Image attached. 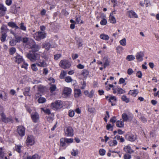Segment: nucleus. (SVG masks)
<instances>
[{
    "label": "nucleus",
    "instance_id": "23",
    "mask_svg": "<svg viewBox=\"0 0 159 159\" xmlns=\"http://www.w3.org/2000/svg\"><path fill=\"white\" fill-rule=\"evenodd\" d=\"M139 93V91L138 89L130 90L128 94H129L133 97H135Z\"/></svg>",
    "mask_w": 159,
    "mask_h": 159
},
{
    "label": "nucleus",
    "instance_id": "33",
    "mask_svg": "<svg viewBox=\"0 0 159 159\" xmlns=\"http://www.w3.org/2000/svg\"><path fill=\"white\" fill-rule=\"evenodd\" d=\"M1 30L2 34H7V33L9 30L7 28V26H3L1 27Z\"/></svg>",
    "mask_w": 159,
    "mask_h": 159
},
{
    "label": "nucleus",
    "instance_id": "20",
    "mask_svg": "<svg viewBox=\"0 0 159 159\" xmlns=\"http://www.w3.org/2000/svg\"><path fill=\"white\" fill-rule=\"evenodd\" d=\"M60 146L65 149L68 146V145L66 144V142L64 138H61L60 139Z\"/></svg>",
    "mask_w": 159,
    "mask_h": 159
},
{
    "label": "nucleus",
    "instance_id": "27",
    "mask_svg": "<svg viewBox=\"0 0 159 159\" xmlns=\"http://www.w3.org/2000/svg\"><path fill=\"white\" fill-rule=\"evenodd\" d=\"M124 122L123 120H117L116 122V125L118 127L123 128L124 126Z\"/></svg>",
    "mask_w": 159,
    "mask_h": 159
},
{
    "label": "nucleus",
    "instance_id": "18",
    "mask_svg": "<svg viewBox=\"0 0 159 159\" xmlns=\"http://www.w3.org/2000/svg\"><path fill=\"white\" fill-rule=\"evenodd\" d=\"M94 93V90L92 89L90 91V93L87 90H85L84 92V93L86 96L90 98H91L93 96Z\"/></svg>",
    "mask_w": 159,
    "mask_h": 159
},
{
    "label": "nucleus",
    "instance_id": "42",
    "mask_svg": "<svg viewBox=\"0 0 159 159\" xmlns=\"http://www.w3.org/2000/svg\"><path fill=\"white\" fill-rule=\"evenodd\" d=\"M15 40L17 43H19L22 41V38L21 36L16 35L15 37Z\"/></svg>",
    "mask_w": 159,
    "mask_h": 159
},
{
    "label": "nucleus",
    "instance_id": "38",
    "mask_svg": "<svg viewBox=\"0 0 159 159\" xmlns=\"http://www.w3.org/2000/svg\"><path fill=\"white\" fill-rule=\"evenodd\" d=\"M75 20L78 24H83L84 22L83 21H81V16L80 15H77L75 16Z\"/></svg>",
    "mask_w": 159,
    "mask_h": 159
},
{
    "label": "nucleus",
    "instance_id": "55",
    "mask_svg": "<svg viewBox=\"0 0 159 159\" xmlns=\"http://www.w3.org/2000/svg\"><path fill=\"white\" fill-rule=\"evenodd\" d=\"M65 81L67 83H70L72 81L71 78L69 76H68L65 78Z\"/></svg>",
    "mask_w": 159,
    "mask_h": 159
},
{
    "label": "nucleus",
    "instance_id": "41",
    "mask_svg": "<svg viewBox=\"0 0 159 159\" xmlns=\"http://www.w3.org/2000/svg\"><path fill=\"white\" fill-rule=\"evenodd\" d=\"M4 148L2 147L0 148V158L3 159L4 156V152L3 151Z\"/></svg>",
    "mask_w": 159,
    "mask_h": 159
},
{
    "label": "nucleus",
    "instance_id": "36",
    "mask_svg": "<svg viewBox=\"0 0 159 159\" xmlns=\"http://www.w3.org/2000/svg\"><path fill=\"white\" fill-rule=\"evenodd\" d=\"M114 139H116L118 140H120V142L121 143H123L124 142L125 139L122 136L120 137L119 135H117L114 137Z\"/></svg>",
    "mask_w": 159,
    "mask_h": 159
},
{
    "label": "nucleus",
    "instance_id": "30",
    "mask_svg": "<svg viewBox=\"0 0 159 159\" xmlns=\"http://www.w3.org/2000/svg\"><path fill=\"white\" fill-rule=\"evenodd\" d=\"M109 145L111 147H115L117 145L118 142L117 141L114 139L113 140H110L108 143Z\"/></svg>",
    "mask_w": 159,
    "mask_h": 159
},
{
    "label": "nucleus",
    "instance_id": "50",
    "mask_svg": "<svg viewBox=\"0 0 159 159\" xmlns=\"http://www.w3.org/2000/svg\"><path fill=\"white\" fill-rule=\"evenodd\" d=\"M16 49L15 48L12 47L9 50L10 54L12 55L14 54L16 52Z\"/></svg>",
    "mask_w": 159,
    "mask_h": 159
},
{
    "label": "nucleus",
    "instance_id": "48",
    "mask_svg": "<svg viewBox=\"0 0 159 159\" xmlns=\"http://www.w3.org/2000/svg\"><path fill=\"white\" fill-rule=\"evenodd\" d=\"M66 71L65 70L62 71L60 74V78L61 79L64 78V77L66 75Z\"/></svg>",
    "mask_w": 159,
    "mask_h": 159
},
{
    "label": "nucleus",
    "instance_id": "9",
    "mask_svg": "<svg viewBox=\"0 0 159 159\" xmlns=\"http://www.w3.org/2000/svg\"><path fill=\"white\" fill-rule=\"evenodd\" d=\"M125 139L128 140L133 142L137 139V136L130 133L128 132L126 134L125 136Z\"/></svg>",
    "mask_w": 159,
    "mask_h": 159
},
{
    "label": "nucleus",
    "instance_id": "6",
    "mask_svg": "<svg viewBox=\"0 0 159 159\" xmlns=\"http://www.w3.org/2000/svg\"><path fill=\"white\" fill-rule=\"evenodd\" d=\"M61 102L60 100L56 101L51 104V107L54 109H58L62 107L63 105Z\"/></svg>",
    "mask_w": 159,
    "mask_h": 159
},
{
    "label": "nucleus",
    "instance_id": "17",
    "mask_svg": "<svg viewBox=\"0 0 159 159\" xmlns=\"http://www.w3.org/2000/svg\"><path fill=\"white\" fill-rule=\"evenodd\" d=\"M31 117L33 122L35 123H37L39 119V115L37 112L32 114Z\"/></svg>",
    "mask_w": 159,
    "mask_h": 159
},
{
    "label": "nucleus",
    "instance_id": "15",
    "mask_svg": "<svg viewBox=\"0 0 159 159\" xmlns=\"http://www.w3.org/2000/svg\"><path fill=\"white\" fill-rule=\"evenodd\" d=\"M23 94L25 96H31V94L30 92V87H27L24 88L23 90Z\"/></svg>",
    "mask_w": 159,
    "mask_h": 159
},
{
    "label": "nucleus",
    "instance_id": "35",
    "mask_svg": "<svg viewBox=\"0 0 159 159\" xmlns=\"http://www.w3.org/2000/svg\"><path fill=\"white\" fill-rule=\"evenodd\" d=\"M22 146L20 145H16L15 147V150L18 153H20L21 152V149Z\"/></svg>",
    "mask_w": 159,
    "mask_h": 159
},
{
    "label": "nucleus",
    "instance_id": "54",
    "mask_svg": "<svg viewBox=\"0 0 159 159\" xmlns=\"http://www.w3.org/2000/svg\"><path fill=\"white\" fill-rule=\"evenodd\" d=\"M107 23V20L105 18H103L100 22V24L102 25H106Z\"/></svg>",
    "mask_w": 159,
    "mask_h": 159
},
{
    "label": "nucleus",
    "instance_id": "10",
    "mask_svg": "<svg viewBox=\"0 0 159 159\" xmlns=\"http://www.w3.org/2000/svg\"><path fill=\"white\" fill-rule=\"evenodd\" d=\"M17 132L20 136L23 137L25 135V128L22 125L19 126L17 129Z\"/></svg>",
    "mask_w": 159,
    "mask_h": 159
},
{
    "label": "nucleus",
    "instance_id": "24",
    "mask_svg": "<svg viewBox=\"0 0 159 159\" xmlns=\"http://www.w3.org/2000/svg\"><path fill=\"white\" fill-rule=\"evenodd\" d=\"M103 66L104 69H105L106 67L110 65V61L107 57H105L103 59Z\"/></svg>",
    "mask_w": 159,
    "mask_h": 159
},
{
    "label": "nucleus",
    "instance_id": "49",
    "mask_svg": "<svg viewBox=\"0 0 159 159\" xmlns=\"http://www.w3.org/2000/svg\"><path fill=\"white\" fill-rule=\"evenodd\" d=\"M78 153V151L77 149L75 150L74 149H73L72 151L71 152V154L73 156H75Z\"/></svg>",
    "mask_w": 159,
    "mask_h": 159
},
{
    "label": "nucleus",
    "instance_id": "60",
    "mask_svg": "<svg viewBox=\"0 0 159 159\" xmlns=\"http://www.w3.org/2000/svg\"><path fill=\"white\" fill-rule=\"evenodd\" d=\"M32 42H34L33 41H30L28 42L26 44V46L27 48H31V45H33L32 44Z\"/></svg>",
    "mask_w": 159,
    "mask_h": 159
},
{
    "label": "nucleus",
    "instance_id": "25",
    "mask_svg": "<svg viewBox=\"0 0 159 159\" xmlns=\"http://www.w3.org/2000/svg\"><path fill=\"white\" fill-rule=\"evenodd\" d=\"M74 96L75 98H78L81 96L82 93L81 90L79 89H75L74 90Z\"/></svg>",
    "mask_w": 159,
    "mask_h": 159
},
{
    "label": "nucleus",
    "instance_id": "59",
    "mask_svg": "<svg viewBox=\"0 0 159 159\" xmlns=\"http://www.w3.org/2000/svg\"><path fill=\"white\" fill-rule=\"evenodd\" d=\"M64 138L66 142V143H67V144L72 143L73 142V139H72V138L68 139V138Z\"/></svg>",
    "mask_w": 159,
    "mask_h": 159
},
{
    "label": "nucleus",
    "instance_id": "22",
    "mask_svg": "<svg viewBox=\"0 0 159 159\" xmlns=\"http://www.w3.org/2000/svg\"><path fill=\"white\" fill-rule=\"evenodd\" d=\"M7 10V8L4 7V5L1 4H0V15L1 16H3L5 15V11Z\"/></svg>",
    "mask_w": 159,
    "mask_h": 159
},
{
    "label": "nucleus",
    "instance_id": "58",
    "mask_svg": "<svg viewBox=\"0 0 159 159\" xmlns=\"http://www.w3.org/2000/svg\"><path fill=\"white\" fill-rule=\"evenodd\" d=\"M7 35L4 34H2L1 37V40L2 42H4L6 39V38Z\"/></svg>",
    "mask_w": 159,
    "mask_h": 159
},
{
    "label": "nucleus",
    "instance_id": "37",
    "mask_svg": "<svg viewBox=\"0 0 159 159\" xmlns=\"http://www.w3.org/2000/svg\"><path fill=\"white\" fill-rule=\"evenodd\" d=\"M109 21L112 24H115L116 22V20L115 17L111 15L109 17Z\"/></svg>",
    "mask_w": 159,
    "mask_h": 159
},
{
    "label": "nucleus",
    "instance_id": "47",
    "mask_svg": "<svg viewBox=\"0 0 159 159\" xmlns=\"http://www.w3.org/2000/svg\"><path fill=\"white\" fill-rule=\"evenodd\" d=\"M119 43L121 45L124 46H125L126 45V39L125 38L122 39L120 41Z\"/></svg>",
    "mask_w": 159,
    "mask_h": 159
},
{
    "label": "nucleus",
    "instance_id": "45",
    "mask_svg": "<svg viewBox=\"0 0 159 159\" xmlns=\"http://www.w3.org/2000/svg\"><path fill=\"white\" fill-rule=\"evenodd\" d=\"M123 50V48L121 46H117L116 48L117 53L120 54L122 52Z\"/></svg>",
    "mask_w": 159,
    "mask_h": 159
},
{
    "label": "nucleus",
    "instance_id": "31",
    "mask_svg": "<svg viewBox=\"0 0 159 159\" xmlns=\"http://www.w3.org/2000/svg\"><path fill=\"white\" fill-rule=\"evenodd\" d=\"M124 150L126 153L131 154L133 152V151L131 149V147L129 146H127L124 148Z\"/></svg>",
    "mask_w": 159,
    "mask_h": 159
},
{
    "label": "nucleus",
    "instance_id": "16",
    "mask_svg": "<svg viewBox=\"0 0 159 159\" xmlns=\"http://www.w3.org/2000/svg\"><path fill=\"white\" fill-rule=\"evenodd\" d=\"M144 53L142 52H137L135 55L136 59L139 61H142L143 60V57H144Z\"/></svg>",
    "mask_w": 159,
    "mask_h": 159
},
{
    "label": "nucleus",
    "instance_id": "46",
    "mask_svg": "<svg viewBox=\"0 0 159 159\" xmlns=\"http://www.w3.org/2000/svg\"><path fill=\"white\" fill-rule=\"evenodd\" d=\"M39 67H44L46 66V63L45 62L43 61L41 62H39L38 63L36 64Z\"/></svg>",
    "mask_w": 159,
    "mask_h": 159
},
{
    "label": "nucleus",
    "instance_id": "4",
    "mask_svg": "<svg viewBox=\"0 0 159 159\" xmlns=\"http://www.w3.org/2000/svg\"><path fill=\"white\" fill-rule=\"evenodd\" d=\"M70 62L66 60H61L59 63V66L62 68L66 69L69 68L71 66Z\"/></svg>",
    "mask_w": 159,
    "mask_h": 159
},
{
    "label": "nucleus",
    "instance_id": "26",
    "mask_svg": "<svg viewBox=\"0 0 159 159\" xmlns=\"http://www.w3.org/2000/svg\"><path fill=\"white\" fill-rule=\"evenodd\" d=\"M7 25L8 26L12 28H15L16 29H19V27L15 22H9L8 23Z\"/></svg>",
    "mask_w": 159,
    "mask_h": 159
},
{
    "label": "nucleus",
    "instance_id": "34",
    "mask_svg": "<svg viewBox=\"0 0 159 159\" xmlns=\"http://www.w3.org/2000/svg\"><path fill=\"white\" fill-rule=\"evenodd\" d=\"M100 38L102 39L107 40L109 39V36L104 34H102L100 35Z\"/></svg>",
    "mask_w": 159,
    "mask_h": 159
},
{
    "label": "nucleus",
    "instance_id": "11",
    "mask_svg": "<svg viewBox=\"0 0 159 159\" xmlns=\"http://www.w3.org/2000/svg\"><path fill=\"white\" fill-rule=\"evenodd\" d=\"M112 89L113 90V93L114 94L117 93L119 94H122L125 93V91L124 90L121 88L118 87L117 86L114 87Z\"/></svg>",
    "mask_w": 159,
    "mask_h": 159
},
{
    "label": "nucleus",
    "instance_id": "32",
    "mask_svg": "<svg viewBox=\"0 0 159 159\" xmlns=\"http://www.w3.org/2000/svg\"><path fill=\"white\" fill-rule=\"evenodd\" d=\"M42 47L45 48L47 50H48L51 47V44L49 42H46L43 44Z\"/></svg>",
    "mask_w": 159,
    "mask_h": 159
},
{
    "label": "nucleus",
    "instance_id": "7",
    "mask_svg": "<svg viewBox=\"0 0 159 159\" xmlns=\"http://www.w3.org/2000/svg\"><path fill=\"white\" fill-rule=\"evenodd\" d=\"M0 116L1 117L2 120L3 122L6 123L13 122V120L11 117H7L3 113H1Z\"/></svg>",
    "mask_w": 159,
    "mask_h": 159
},
{
    "label": "nucleus",
    "instance_id": "19",
    "mask_svg": "<svg viewBox=\"0 0 159 159\" xmlns=\"http://www.w3.org/2000/svg\"><path fill=\"white\" fill-rule=\"evenodd\" d=\"M128 16L130 18H138V15L133 10H130L128 11Z\"/></svg>",
    "mask_w": 159,
    "mask_h": 159
},
{
    "label": "nucleus",
    "instance_id": "1",
    "mask_svg": "<svg viewBox=\"0 0 159 159\" xmlns=\"http://www.w3.org/2000/svg\"><path fill=\"white\" fill-rule=\"evenodd\" d=\"M40 57V54L33 51H30L26 55L27 57L32 62L39 60Z\"/></svg>",
    "mask_w": 159,
    "mask_h": 159
},
{
    "label": "nucleus",
    "instance_id": "52",
    "mask_svg": "<svg viewBox=\"0 0 159 159\" xmlns=\"http://www.w3.org/2000/svg\"><path fill=\"white\" fill-rule=\"evenodd\" d=\"M31 69L34 71H36L38 70V69L35 64H33L31 66Z\"/></svg>",
    "mask_w": 159,
    "mask_h": 159
},
{
    "label": "nucleus",
    "instance_id": "8",
    "mask_svg": "<svg viewBox=\"0 0 159 159\" xmlns=\"http://www.w3.org/2000/svg\"><path fill=\"white\" fill-rule=\"evenodd\" d=\"M35 138L33 135H29L28 136L27 139L26 140V143L27 145H33L35 143Z\"/></svg>",
    "mask_w": 159,
    "mask_h": 159
},
{
    "label": "nucleus",
    "instance_id": "39",
    "mask_svg": "<svg viewBox=\"0 0 159 159\" xmlns=\"http://www.w3.org/2000/svg\"><path fill=\"white\" fill-rule=\"evenodd\" d=\"M50 85L51 86L49 88V90L50 92L52 93L56 90L57 87L55 84H51Z\"/></svg>",
    "mask_w": 159,
    "mask_h": 159
},
{
    "label": "nucleus",
    "instance_id": "5",
    "mask_svg": "<svg viewBox=\"0 0 159 159\" xmlns=\"http://www.w3.org/2000/svg\"><path fill=\"white\" fill-rule=\"evenodd\" d=\"M105 98L109 102L111 103V106H114L116 105L117 101V99L116 96L111 95L106 96H105Z\"/></svg>",
    "mask_w": 159,
    "mask_h": 159
},
{
    "label": "nucleus",
    "instance_id": "21",
    "mask_svg": "<svg viewBox=\"0 0 159 159\" xmlns=\"http://www.w3.org/2000/svg\"><path fill=\"white\" fill-rule=\"evenodd\" d=\"M33 43V45H31V49L32 51H33L34 52H36L38 51L40 48L39 47V46L38 45L36 44L35 42H32V43Z\"/></svg>",
    "mask_w": 159,
    "mask_h": 159
},
{
    "label": "nucleus",
    "instance_id": "43",
    "mask_svg": "<svg viewBox=\"0 0 159 159\" xmlns=\"http://www.w3.org/2000/svg\"><path fill=\"white\" fill-rule=\"evenodd\" d=\"M135 59V57L134 56L129 55L126 57V59L128 61H131Z\"/></svg>",
    "mask_w": 159,
    "mask_h": 159
},
{
    "label": "nucleus",
    "instance_id": "51",
    "mask_svg": "<svg viewBox=\"0 0 159 159\" xmlns=\"http://www.w3.org/2000/svg\"><path fill=\"white\" fill-rule=\"evenodd\" d=\"M75 112L72 110H70L68 111V116L71 117H73L75 115Z\"/></svg>",
    "mask_w": 159,
    "mask_h": 159
},
{
    "label": "nucleus",
    "instance_id": "57",
    "mask_svg": "<svg viewBox=\"0 0 159 159\" xmlns=\"http://www.w3.org/2000/svg\"><path fill=\"white\" fill-rule=\"evenodd\" d=\"M106 115H105V117L104 118V121L106 122L107 121V119L109 118L110 117V115L109 114V112L108 111H106Z\"/></svg>",
    "mask_w": 159,
    "mask_h": 159
},
{
    "label": "nucleus",
    "instance_id": "56",
    "mask_svg": "<svg viewBox=\"0 0 159 159\" xmlns=\"http://www.w3.org/2000/svg\"><path fill=\"white\" fill-rule=\"evenodd\" d=\"M54 57V60H57L61 57V54H56Z\"/></svg>",
    "mask_w": 159,
    "mask_h": 159
},
{
    "label": "nucleus",
    "instance_id": "12",
    "mask_svg": "<svg viewBox=\"0 0 159 159\" xmlns=\"http://www.w3.org/2000/svg\"><path fill=\"white\" fill-rule=\"evenodd\" d=\"M65 133L66 135L68 137H72L74 134L73 129L72 127L70 126L67 128Z\"/></svg>",
    "mask_w": 159,
    "mask_h": 159
},
{
    "label": "nucleus",
    "instance_id": "2",
    "mask_svg": "<svg viewBox=\"0 0 159 159\" xmlns=\"http://www.w3.org/2000/svg\"><path fill=\"white\" fill-rule=\"evenodd\" d=\"M47 36L46 33L42 31L36 32L34 34V39L38 41L46 38Z\"/></svg>",
    "mask_w": 159,
    "mask_h": 159
},
{
    "label": "nucleus",
    "instance_id": "13",
    "mask_svg": "<svg viewBox=\"0 0 159 159\" xmlns=\"http://www.w3.org/2000/svg\"><path fill=\"white\" fill-rule=\"evenodd\" d=\"M16 55L14 57V60L15 62L19 64L23 61L24 59L20 55L17 53H16Z\"/></svg>",
    "mask_w": 159,
    "mask_h": 159
},
{
    "label": "nucleus",
    "instance_id": "29",
    "mask_svg": "<svg viewBox=\"0 0 159 159\" xmlns=\"http://www.w3.org/2000/svg\"><path fill=\"white\" fill-rule=\"evenodd\" d=\"M89 71L87 69H84L82 70L81 75L84 78H87L89 75Z\"/></svg>",
    "mask_w": 159,
    "mask_h": 159
},
{
    "label": "nucleus",
    "instance_id": "44",
    "mask_svg": "<svg viewBox=\"0 0 159 159\" xmlns=\"http://www.w3.org/2000/svg\"><path fill=\"white\" fill-rule=\"evenodd\" d=\"M24 23L22 22L20 24V27H19V29L25 31L26 30V26L24 25Z\"/></svg>",
    "mask_w": 159,
    "mask_h": 159
},
{
    "label": "nucleus",
    "instance_id": "64",
    "mask_svg": "<svg viewBox=\"0 0 159 159\" xmlns=\"http://www.w3.org/2000/svg\"><path fill=\"white\" fill-rule=\"evenodd\" d=\"M131 157V155L127 153L125 154L124 156V159H130Z\"/></svg>",
    "mask_w": 159,
    "mask_h": 159
},
{
    "label": "nucleus",
    "instance_id": "40",
    "mask_svg": "<svg viewBox=\"0 0 159 159\" xmlns=\"http://www.w3.org/2000/svg\"><path fill=\"white\" fill-rule=\"evenodd\" d=\"M121 99L122 101L127 103H128L129 101V98H128L126 96L124 95L122 96Z\"/></svg>",
    "mask_w": 159,
    "mask_h": 159
},
{
    "label": "nucleus",
    "instance_id": "61",
    "mask_svg": "<svg viewBox=\"0 0 159 159\" xmlns=\"http://www.w3.org/2000/svg\"><path fill=\"white\" fill-rule=\"evenodd\" d=\"M16 42L15 39H12L10 41V44L11 46H14L16 44Z\"/></svg>",
    "mask_w": 159,
    "mask_h": 159
},
{
    "label": "nucleus",
    "instance_id": "62",
    "mask_svg": "<svg viewBox=\"0 0 159 159\" xmlns=\"http://www.w3.org/2000/svg\"><path fill=\"white\" fill-rule=\"evenodd\" d=\"M23 64L21 65V67L22 68H24L25 70H27L28 68V64L26 63H25V61H23Z\"/></svg>",
    "mask_w": 159,
    "mask_h": 159
},
{
    "label": "nucleus",
    "instance_id": "3",
    "mask_svg": "<svg viewBox=\"0 0 159 159\" xmlns=\"http://www.w3.org/2000/svg\"><path fill=\"white\" fill-rule=\"evenodd\" d=\"M122 120L124 122L131 121L133 119V114L130 112L128 113L127 115L126 113H123L122 115Z\"/></svg>",
    "mask_w": 159,
    "mask_h": 159
},
{
    "label": "nucleus",
    "instance_id": "14",
    "mask_svg": "<svg viewBox=\"0 0 159 159\" xmlns=\"http://www.w3.org/2000/svg\"><path fill=\"white\" fill-rule=\"evenodd\" d=\"M72 92L71 89L68 87H65L63 90V94L66 97H68L69 96Z\"/></svg>",
    "mask_w": 159,
    "mask_h": 159
},
{
    "label": "nucleus",
    "instance_id": "63",
    "mask_svg": "<svg viewBox=\"0 0 159 159\" xmlns=\"http://www.w3.org/2000/svg\"><path fill=\"white\" fill-rule=\"evenodd\" d=\"M46 101V99L43 98H40L38 100V102L39 103H43Z\"/></svg>",
    "mask_w": 159,
    "mask_h": 159
},
{
    "label": "nucleus",
    "instance_id": "28",
    "mask_svg": "<svg viewBox=\"0 0 159 159\" xmlns=\"http://www.w3.org/2000/svg\"><path fill=\"white\" fill-rule=\"evenodd\" d=\"M40 157L37 154L35 153L32 156H28L26 159H40Z\"/></svg>",
    "mask_w": 159,
    "mask_h": 159
},
{
    "label": "nucleus",
    "instance_id": "53",
    "mask_svg": "<svg viewBox=\"0 0 159 159\" xmlns=\"http://www.w3.org/2000/svg\"><path fill=\"white\" fill-rule=\"evenodd\" d=\"M82 40L81 39H79L77 40V45L78 48H80L82 46Z\"/></svg>",
    "mask_w": 159,
    "mask_h": 159
}]
</instances>
